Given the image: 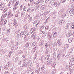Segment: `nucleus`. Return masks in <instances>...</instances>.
I'll return each mask as SVG.
<instances>
[{
    "mask_svg": "<svg viewBox=\"0 0 74 74\" xmlns=\"http://www.w3.org/2000/svg\"><path fill=\"white\" fill-rule=\"evenodd\" d=\"M12 21L14 22L13 24V26H15V28H16L18 27V24H17L16 19H13Z\"/></svg>",
    "mask_w": 74,
    "mask_h": 74,
    "instance_id": "nucleus-1",
    "label": "nucleus"
},
{
    "mask_svg": "<svg viewBox=\"0 0 74 74\" xmlns=\"http://www.w3.org/2000/svg\"><path fill=\"white\" fill-rule=\"evenodd\" d=\"M54 4V5L55 7H57L59 6V5L60 4L59 2H57L56 3L54 2L52 3V4H51V5H53Z\"/></svg>",
    "mask_w": 74,
    "mask_h": 74,
    "instance_id": "nucleus-2",
    "label": "nucleus"
},
{
    "mask_svg": "<svg viewBox=\"0 0 74 74\" xmlns=\"http://www.w3.org/2000/svg\"><path fill=\"white\" fill-rule=\"evenodd\" d=\"M67 63L69 67H71L72 66H74V62H67Z\"/></svg>",
    "mask_w": 74,
    "mask_h": 74,
    "instance_id": "nucleus-3",
    "label": "nucleus"
},
{
    "mask_svg": "<svg viewBox=\"0 0 74 74\" xmlns=\"http://www.w3.org/2000/svg\"><path fill=\"white\" fill-rule=\"evenodd\" d=\"M44 1V0H39L38 1L36 2L35 3L36 4H41V3H43Z\"/></svg>",
    "mask_w": 74,
    "mask_h": 74,
    "instance_id": "nucleus-4",
    "label": "nucleus"
},
{
    "mask_svg": "<svg viewBox=\"0 0 74 74\" xmlns=\"http://www.w3.org/2000/svg\"><path fill=\"white\" fill-rule=\"evenodd\" d=\"M64 12V10H63V9H62L60 10L58 12L59 16H60Z\"/></svg>",
    "mask_w": 74,
    "mask_h": 74,
    "instance_id": "nucleus-5",
    "label": "nucleus"
},
{
    "mask_svg": "<svg viewBox=\"0 0 74 74\" xmlns=\"http://www.w3.org/2000/svg\"><path fill=\"white\" fill-rule=\"evenodd\" d=\"M42 14L43 16H46L48 14V12H45V10H43Z\"/></svg>",
    "mask_w": 74,
    "mask_h": 74,
    "instance_id": "nucleus-6",
    "label": "nucleus"
},
{
    "mask_svg": "<svg viewBox=\"0 0 74 74\" xmlns=\"http://www.w3.org/2000/svg\"><path fill=\"white\" fill-rule=\"evenodd\" d=\"M29 45H30V43L29 42L26 43L25 45V47L26 48H27L29 47Z\"/></svg>",
    "mask_w": 74,
    "mask_h": 74,
    "instance_id": "nucleus-7",
    "label": "nucleus"
},
{
    "mask_svg": "<svg viewBox=\"0 0 74 74\" xmlns=\"http://www.w3.org/2000/svg\"><path fill=\"white\" fill-rule=\"evenodd\" d=\"M59 21V18H57L56 19H55L53 20V23L56 24Z\"/></svg>",
    "mask_w": 74,
    "mask_h": 74,
    "instance_id": "nucleus-8",
    "label": "nucleus"
},
{
    "mask_svg": "<svg viewBox=\"0 0 74 74\" xmlns=\"http://www.w3.org/2000/svg\"><path fill=\"white\" fill-rule=\"evenodd\" d=\"M72 33L71 32L67 33L66 34L67 37H69L70 36H71L72 35Z\"/></svg>",
    "mask_w": 74,
    "mask_h": 74,
    "instance_id": "nucleus-9",
    "label": "nucleus"
},
{
    "mask_svg": "<svg viewBox=\"0 0 74 74\" xmlns=\"http://www.w3.org/2000/svg\"><path fill=\"white\" fill-rule=\"evenodd\" d=\"M35 4V2L33 0H31L30 1V4L31 5H34Z\"/></svg>",
    "mask_w": 74,
    "mask_h": 74,
    "instance_id": "nucleus-10",
    "label": "nucleus"
},
{
    "mask_svg": "<svg viewBox=\"0 0 74 74\" xmlns=\"http://www.w3.org/2000/svg\"><path fill=\"white\" fill-rule=\"evenodd\" d=\"M56 12H53L51 14V16H54L53 18H56Z\"/></svg>",
    "mask_w": 74,
    "mask_h": 74,
    "instance_id": "nucleus-11",
    "label": "nucleus"
},
{
    "mask_svg": "<svg viewBox=\"0 0 74 74\" xmlns=\"http://www.w3.org/2000/svg\"><path fill=\"white\" fill-rule=\"evenodd\" d=\"M57 55L58 59V60H60V58H61V55H60V54L58 53Z\"/></svg>",
    "mask_w": 74,
    "mask_h": 74,
    "instance_id": "nucleus-12",
    "label": "nucleus"
},
{
    "mask_svg": "<svg viewBox=\"0 0 74 74\" xmlns=\"http://www.w3.org/2000/svg\"><path fill=\"white\" fill-rule=\"evenodd\" d=\"M33 30H36V27L34 26H32L31 29H30V31L31 32L33 31Z\"/></svg>",
    "mask_w": 74,
    "mask_h": 74,
    "instance_id": "nucleus-13",
    "label": "nucleus"
},
{
    "mask_svg": "<svg viewBox=\"0 0 74 74\" xmlns=\"http://www.w3.org/2000/svg\"><path fill=\"white\" fill-rule=\"evenodd\" d=\"M37 43L36 41L34 42L32 44V46H33V47H35V46H36L37 45Z\"/></svg>",
    "mask_w": 74,
    "mask_h": 74,
    "instance_id": "nucleus-14",
    "label": "nucleus"
},
{
    "mask_svg": "<svg viewBox=\"0 0 74 74\" xmlns=\"http://www.w3.org/2000/svg\"><path fill=\"white\" fill-rule=\"evenodd\" d=\"M45 42V41L44 40H42L40 42V44L41 45V46H42L44 44V42Z\"/></svg>",
    "mask_w": 74,
    "mask_h": 74,
    "instance_id": "nucleus-15",
    "label": "nucleus"
},
{
    "mask_svg": "<svg viewBox=\"0 0 74 74\" xmlns=\"http://www.w3.org/2000/svg\"><path fill=\"white\" fill-rule=\"evenodd\" d=\"M58 47H57V46H53V50L54 51H56V50H57V48Z\"/></svg>",
    "mask_w": 74,
    "mask_h": 74,
    "instance_id": "nucleus-16",
    "label": "nucleus"
},
{
    "mask_svg": "<svg viewBox=\"0 0 74 74\" xmlns=\"http://www.w3.org/2000/svg\"><path fill=\"white\" fill-rule=\"evenodd\" d=\"M70 25V23L67 24L66 25V29H69V27Z\"/></svg>",
    "mask_w": 74,
    "mask_h": 74,
    "instance_id": "nucleus-17",
    "label": "nucleus"
},
{
    "mask_svg": "<svg viewBox=\"0 0 74 74\" xmlns=\"http://www.w3.org/2000/svg\"><path fill=\"white\" fill-rule=\"evenodd\" d=\"M45 5H42L41 7H40V9L41 10H44V9H45Z\"/></svg>",
    "mask_w": 74,
    "mask_h": 74,
    "instance_id": "nucleus-18",
    "label": "nucleus"
},
{
    "mask_svg": "<svg viewBox=\"0 0 74 74\" xmlns=\"http://www.w3.org/2000/svg\"><path fill=\"white\" fill-rule=\"evenodd\" d=\"M28 23H30L32 21V17H30L29 18L28 20Z\"/></svg>",
    "mask_w": 74,
    "mask_h": 74,
    "instance_id": "nucleus-19",
    "label": "nucleus"
},
{
    "mask_svg": "<svg viewBox=\"0 0 74 74\" xmlns=\"http://www.w3.org/2000/svg\"><path fill=\"white\" fill-rule=\"evenodd\" d=\"M39 15H39V14H36V15L34 17V19H38V18L39 17Z\"/></svg>",
    "mask_w": 74,
    "mask_h": 74,
    "instance_id": "nucleus-20",
    "label": "nucleus"
},
{
    "mask_svg": "<svg viewBox=\"0 0 74 74\" xmlns=\"http://www.w3.org/2000/svg\"><path fill=\"white\" fill-rule=\"evenodd\" d=\"M66 16V14H63L62 13L61 16H60L61 17V18H64Z\"/></svg>",
    "mask_w": 74,
    "mask_h": 74,
    "instance_id": "nucleus-21",
    "label": "nucleus"
},
{
    "mask_svg": "<svg viewBox=\"0 0 74 74\" xmlns=\"http://www.w3.org/2000/svg\"><path fill=\"white\" fill-rule=\"evenodd\" d=\"M69 44H67L65 46H64V49H66V48H67L68 47H69Z\"/></svg>",
    "mask_w": 74,
    "mask_h": 74,
    "instance_id": "nucleus-22",
    "label": "nucleus"
},
{
    "mask_svg": "<svg viewBox=\"0 0 74 74\" xmlns=\"http://www.w3.org/2000/svg\"><path fill=\"white\" fill-rule=\"evenodd\" d=\"M18 54L21 55L22 53H23V50H20L18 52Z\"/></svg>",
    "mask_w": 74,
    "mask_h": 74,
    "instance_id": "nucleus-23",
    "label": "nucleus"
},
{
    "mask_svg": "<svg viewBox=\"0 0 74 74\" xmlns=\"http://www.w3.org/2000/svg\"><path fill=\"white\" fill-rule=\"evenodd\" d=\"M19 1H16L14 5V7H16V6H17V5H18V4H19Z\"/></svg>",
    "mask_w": 74,
    "mask_h": 74,
    "instance_id": "nucleus-24",
    "label": "nucleus"
},
{
    "mask_svg": "<svg viewBox=\"0 0 74 74\" xmlns=\"http://www.w3.org/2000/svg\"><path fill=\"white\" fill-rule=\"evenodd\" d=\"M10 32L11 29L10 28L8 29L7 30H6V33H10Z\"/></svg>",
    "mask_w": 74,
    "mask_h": 74,
    "instance_id": "nucleus-25",
    "label": "nucleus"
},
{
    "mask_svg": "<svg viewBox=\"0 0 74 74\" xmlns=\"http://www.w3.org/2000/svg\"><path fill=\"white\" fill-rule=\"evenodd\" d=\"M26 64L25 62H24L23 63V65H22L23 67H26Z\"/></svg>",
    "mask_w": 74,
    "mask_h": 74,
    "instance_id": "nucleus-26",
    "label": "nucleus"
},
{
    "mask_svg": "<svg viewBox=\"0 0 74 74\" xmlns=\"http://www.w3.org/2000/svg\"><path fill=\"white\" fill-rule=\"evenodd\" d=\"M49 17H48L45 21V23H47L48 22H49Z\"/></svg>",
    "mask_w": 74,
    "mask_h": 74,
    "instance_id": "nucleus-27",
    "label": "nucleus"
},
{
    "mask_svg": "<svg viewBox=\"0 0 74 74\" xmlns=\"http://www.w3.org/2000/svg\"><path fill=\"white\" fill-rule=\"evenodd\" d=\"M73 39L70 38L68 39V42H72V41H73Z\"/></svg>",
    "mask_w": 74,
    "mask_h": 74,
    "instance_id": "nucleus-28",
    "label": "nucleus"
},
{
    "mask_svg": "<svg viewBox=\"0 0 74 74\" xmlns=\"http://www.w3.org/2000/svg\"><path fill=\"white\" fill-rule=\"evenodd\" d=\"M24 33V31H23L21 32L20 33V37H22Z\"/></svg>",
    "mask_w": 74,
    "mask_h": 74,
    "instance_id": "nucleus-29",
    "label": "nucleus"
},
{
    "mask_svg": "<svg viewBox=\"0 0 74 74\" xmlns=\"http://www.w3.org/2000/svg\"><path fill=\"white\" fill-rule=\"evenodd\" d=\"M49 58V54H48L47 56L45 58V60H48Z\"/></svg>",
    "mask_w": 74,
    "mask_h": 74,
    "instance_id": "nucleus-30",
    "label": "nucleus"
},
{
    "mask_svg": "<svg viewBox=\"0 0 74 74\" xmlns=\"http://www.w3.org/2000/svg\"><path fill=\"white\" fill-rule=\"evenodd\" d=\"M27 64L28 66H31L32 65V62L30 61H28L27 63Z\"/></svg>",
    "mask_w": 74,
    "mask_h": 74,
    "instance_id": "nucleus-31",
    "label": "nucleus"
},
{
    "mask_svg": "<svg viewBox=\"0 0 74 74\" xmlns=\"http://www.w3.org/2000/svg\"><path fill=\"white\" fill-rule=\"evenodd\" d=\"M36 49H37V47L35 46L33 49L32 50V51H33L34 52H35V51H36Z\"/></svg>",
    "mask_w": 74,
    "mask_h": 74,
    "instance_id": "nucleus-32",
    "label": "nucleus"
},
{
    "mask_svg": "<svg viewBox=\"0 0 74 74\" xmlns=\"http://www.w3.org/2000/svg\"><path fill=\"white\" fill-rule=\"evenodd\" d=\"M44 69H45V67H44V65H43L41 67V71H43V70H44Z\"/></svg>",
    "mask_w": 74,
    "mask_h": 74,
    "instance_id": "nucleus-33",
    "label": "nucleus"
},
{
    "mask_svg": "<svg viewBox=\"0 0 74 74\" xmlns=\"http://www.w3.org/2000/svg\"><path fill=\"white\" fill-rule=\"evenodd\" d=\"M49 46V44L48 43H47L45 45V48L47 49V48H48V47Z\"/></svg>",
    "mask_w": 74,
    "mask_h": 74,
    "instance_id": "nucleus-34",
    "label": "nucleus"
},
{
    "mask_svg": "<svg viewBox=\"0 0 74 74\" xmlns=\"http://www.w3.org/2000/svg\"><path fill=\"white\" fill-rule=\"evenodd\" d=\"M29 32H28L25 36L24 38H27V37L28 36H29Z\"/></svg>",
    "mask_w": 74,
    "mask_h": 74,
    "instance_id": "nucleus-35",
    "label": "nucleus"
},
{
    "mask_svg": "<svg viewBox=\"0 0 74 74\" xmlns=\"http://www.w3.org/2000/svg\"><path fill=\"white\" fill-rule=\"evenodd\" d=\"M73 49H69V53H72L73 52Z\"/></svg>",
    "mask_w": 74,
    "mask_h": 74,
    "instance_id": "nucleus-36",
    "label": "nucleus"
},
{
    "mask_svg": "<svg viewBox=\"0 0 74 74\" xmlns=\"http://www.w3.org/2000/svg\"><path fill=\"white\" fill-rule=\"evenodd\" d=\"M44 29V25H43L40 28V30H42L43 29Z\"/></svg>",
    "mask_w": 74,
    "mask_h": 74,
    "instance_id": "nucleus-37",
    "label": "nucleus"
},
{
    "mask_svg": "<svg viewBox=\"0 0 74 74\" xmlns=\"http://www.w3.org/2000/svg\"><path fill=\"white\" fill-rule=\"evenodd\" d=\"M74 15V11H72L70 14V16H72L73 15Z\"/></svg>",
    "mask_w": 74,
    "mask_h": 74,
    "instance_id": "nucleus-38",
    "label": "nucleus"
},
{
    "mask_svg": "<svg viewBox=\"0 0 74 74\" xmlns=\"http://www.w3.org/2000/svg\"><path fill=\"white\" fill-rule=\"evenodd\" d=\"M49 52V49H47L46 51V54H48Z\"/></svg>",
    "mask_w": 74,
    "mask_h": 74,
    "instance_id": "nucleus-39",
    "label": "nucleus"
},
{
    "mask_svg": "<svg viewBox=\"0 0 74 74\" xmlns=\"http://www.w3.org/2000/svg\"><path fill=\"white\" fill-rule=\"evenodd\" d=\"M4 18L3 16H1V21H2L4 22Z\"/></svg>",
    "mask_w": 74,
    "mask_h": 74,
    "instance_id": "nucleus-40",
    "label": "nucleus"
},
{
    "mask_svg": "<svg viewBox=\"0 0 74 74\" xmlns=\"http://www.w3.org/2000/svg\"><path fill=\"white\" fill-rule=\"evenodd\" d=\"M74 61V58H72L69 62H73Z\"/></svg>",
    "mask_w": 74,
    "mask_h": 74,
    "instance_id": "nucleus-41",
    "label": "nucleus"
},
{
    "mask_svg": "<svg viewBox=\"0 0 74 74\" xmlns=\"http://www.w3.org/2000/svg\"><path fill=\"white\" fill-rule=\"evenodd\" d=\"M7 15V13H6L4 15H2V16H3V18H5Z\"/></svg>",
    "mask_w": 74,
    "mask_h": 74,
    "instance_id": "nucleus-42",
    "label": "nucleus"
},
{
    "mask_svg": "<svg viewBox=\"0 0 74 74\" xmlns=\"http://www.w3.org/2000/svg\"><path fill=\"white\" fill-rule=\"evenodd\" d=\"M5 69H6L7 70H8V69H9V65H7L6 66H5Z\"/></svg>",
    "mask_w": 74,
    "mask_h": 74,
    "instance_id": "nucleus-43",
    "label": "nucleus"
},
{
    "mask_svg": "<svg viewBox=\"0 0 74 74\" xmlns=\"http://www.w3.org/2000/svg\"><path fill=\"white\" fill-rule=\"evenodd\" d=\"M19 60V58L18 57H16L15 59V61L16 62H18Z\"/></svg>",
    "mask_w": 74,
    "mask_h": 74,
    "instance_id": "nucleus-44",
    "label": "nucleus"
},
{
    "mask_svg": "<svg viewBox=\"0 0 74 74\" xmlns=\"http://www.w3.org/2000/svg\"><path fill=\"white\" fill-rule=\"evenodd\" d=\"M20 36V35H19V34H18L16 36V37L17 38V39H18L19 38V37Z\"/></svg>",
    "mask_w": 74,
    "mask_h": 74,
    "instance_id": "nucleus-45",
    "label": "nucleus"
},
{
    "mask_svg": "<svg viewBox=\"0 0 74 74\" xmlns=\"http://www.w3.org/2000/svg\"><path fill=\"white\" fill-rule=\"evenodd\" d=\"M60 42H62V40H61V39H60L58 41L57 43H60Z\"/></svg>",
    "mask_w": 74,
    "mask_h": 74,
    "instance_id": "nucleus-46",
    "label": "nucleus"
},
{
    "mask_svg": "<svg viewBox=\"0 0 74 74\" xmlns=\"http://www.w3.org/2000/svg\"><path fill=\"white\" fill-rule=\"evenodd\" d=\"M25 55H26L28 54V52H27V50H25Z\"/></svg>",
    "mask_w": 74,
    "mask_h": 74,
    "instance_id": "nucleus-47",
    "label": "nucleus"
},
{
    "mask_svg": "<svg viewBox=\"0 0 74 74\" xmlns=\"http://www.w3.org/2000/svg\"><path fill=\"white\" fill-rule=\"evenodd\" d=\"M14 8H13L14 10H16L18 8V6H14Z\"/></svg>",
    "mask_w": 74,
    "mask_h": 74,
    "instance_id": "nucleus-48",
    "label": "nucleus"
},
{
    "mask_svg": "<svg viewBox=\"0 0 74 74\" xmlns=\"http://www.w3.org/2000/svg\"><path fill=\"white\" fill-rule=\"evenodd\" d=\"M48 61H49L50 63H51V62L52 61V60L51 58H50V59H49L48 60Z\"/></svg>",
    "mask_w": 74,
    "mask_h": 74,
    "instance_id": "nucleus-49",
    "label": "nucleus"
},
{
    "mask_svg": "<svg viewBox=\"0 0 74 74\" xmlns=\"http://www.w3.org/2000/svg\"><path fill=\"white\" fill-rule=\"evenodd\" d=\"M30 15H29L28 16H27V17H25V18L26 19H29V18L30 17Z\"/></svg>",
    "mask_w": 74,
    "mask_h": 74,
    "instance_id": "nucleus-50",
    "label": "nucleus"
},
{
    "mask_svg": "<svg viewBox=\"0 0 74 74\" xmlns=\"http://www.w3.org/2000/svg\"><path fill=\"white\" fill-rule=\"evenodd\" d=\"M20 8L21 10V11H22V9H23V5H21L20 7Z\"/></svg>",
    "mask_w": 74,
    "mask_h": 74,
    "instance_id": "nucleus-51",
    "label": "nucleus"
},
{
    "mask_svg": "<svg viewBox=\"0 0 74 74\" xmlns=\"http://www.w3.org/2000/svg\"><path fill=\"white\" fill-rule=\"evenodd\" d=\"M22 60H20L19 61H18V64H21V63H22Z\"/></svg>",
    "mask_w": 74,
    "mask_h": 74,
    "instance_id": "nucleus-52",
    "label": "nucleus"
},
{
    "mask_svg": "<svg viewBox=\"0 0 74 74\" xmlns=\"http://www.w3.org/2000/svg\"><path fill=\"white\" fill-rule=\"evenodd\" d=\"M36 66L37 67H38L39 66H40V64L38 63H37L36 64Z\"/></svg>",
    "mask_w": 74,
    "mask_h": 74,
    "instance_id": "nucleus-53",
    "label": "nucleus"
},
{
    "mask_svg": "<svg viewBox=\"0 0 74 74\" xmlns=\"http://www.w3.org/2000/svg\"><path fill=\"white\" fill-rule=\"evenodd\" d=\"M15 1H16V0H13L12 3V5H13L14 4V3H15Z\"/></svg>",
    "mask_w": 74,
    "mask_h": 74,
    "instance_id": "nucleus-54",
    "label": "nucleus"
},
{
    "mask_svg": "<svg viewBox=\"0 0 74 74\" xmlns=\"http://www.w3.org/2000/svg\"><path fill=\"white\" fill-rule=\"evenodd\" d=\"M58 46H60H60H61L62 44V42L60 43H58Z\"/></svg>",
    "mask_w": 74,
    "mask_h": 74,
    "instance_id": "nucleus-55",
    "label": "nucleus"
},
{
    "mask_svg": "<svg viewBox=\"0 0 74 74\" xmlns=\"http://www.w3.org/2000/svg\"><path fill=\"white\" fill-rule=\"evenodd\" d=\"M4 23V21H1L0 22V25H2Z\"/></svg>",
    "mask_w": 74,
    "mask_h": 74,
    "instance_id": "nucleus-56",
    "label": "nucleus"
},
{
    "mask_svg": "<svg viewBox=\"0 0 74 74\" xmlns=\"http://www.w3.org/2000/svg\"><path fill=\"white\" fill-rule=\"evenodd\" d=\"M24 29H25V30H27V27L26 25L24 26Z\"/></svg>",
    "mask_w": 74,
    "mask_h": 74,
    "instance_id": "nucleus-57",
    "label": "nucleus"
},
{
    "mask_svg": "<svg viewBox=\"0 0 74 74\" xmlns=\"http://www.w3.org/2000/svg\"><path fill=\"white\" fill-rule=\"evenodd\" d=\"M49 2L51 3V0H46L45 3H49Z\"/></svg>",
    "mask_w": 74,
    "mask_h": 74,
    "instance_id": "nucleus-58",
    "label": "nucleus"
},
{
    "mask_svg": "<svg viewBox=\"0 0 74 74\" xmlns=\"http://www.w3.org/2000/svg\"><path fill=\"white\" fill-rule=\"evenodd\" d=\"M61 21H62L61 22L62 23V24H63L64 23V22H65V20H63Z\"/></svg>",
    "mask_w": 74,
    "mask_h": 74,
    "instance_id": "nucleus-59",
    "label": "nucleus"
},
{
    "mask_svg": "<svg viewBox=\"0 0 74 74\" xmlns=\"http://www.w3.org/2000/svg\"><path fill=\"white\" fill-rule=\"evenodd\" d=\"M54 34V35L56 36V37H57L58 36V33H57V32H56Z\"/></svg>",
    "mask_w": 74,
    "mask_h": 74,
    "instance_id": "nucleus-60",
    "label": "nucleus"
},
{
    "mask_svg": "<svg viewBox=\"0 0 74 74\" xmlns=\"http://www.w3.org/2000/svg\"><path fill=\"white\" fill-rule=\"evenodd\" d=\"M27 32L25 30L24 31V34H23V35H25L26 33H27Z\"/></svg>",
    "mask_w": 74,
    "mask_h": 74,
    "instance_id": "nucleus-61",
    "label": "nucleus"
},
{
    "mask_svg": "<svg viewBox=\"0 0 74 74\" xmlns=\"http://www.w3.org/2000/svg\"><path fill=\"white\" fill-rule=\"evenodd\" d=\"M48 28H49V26L46 27L45 28V30H48Z\"/></svg>",
    "mask_w": 74,
    "mask_h": 74,
    "instance_id": "nucleus-62",
    "label": "nucleus"
},
{
    "mask_svg": "<svg viewBox=\"0 0 74 74\" xmlns=\"http://www.w3.org/2000/svg\"><path fill=\"white\" fill-rule=\"evenodd\" d=\"M59 24L60 25H62V21H61V20H60L59 21Z\"/></svg>",
    "mask_w": 74,
    "mask_h": 74,
    "instance_id": "nucleus-63",
    "label": "nucleus"
},
{
    "mask_svg": "<svg viewBox=\"0 0 74 74\" xmlns=\"http://www.w3.org/2000/svg\"><path fill=\"white\" fill-rule=\"evenodd\" d=\"M9 73V72L7 71H6L5 72V74H8Z\"/></svg>",
    "mask_w": 74,
    "mask_h": 74,
    "instance_id": "nucleus-64",
    "label": "nucleus"
}]
</instances>
